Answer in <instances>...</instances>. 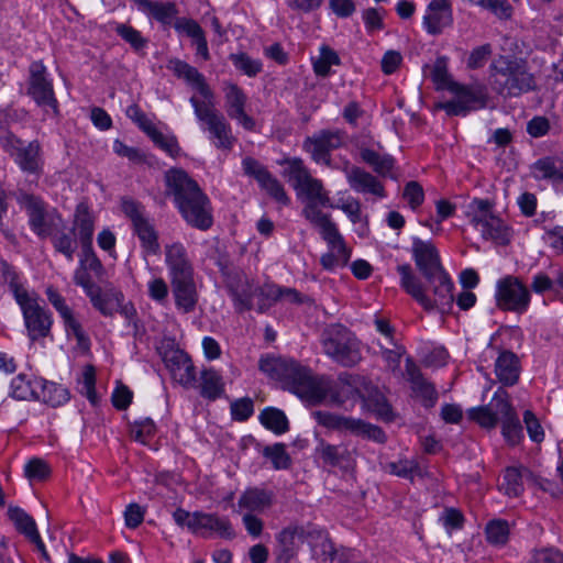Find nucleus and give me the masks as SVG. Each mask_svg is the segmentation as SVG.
Masks as SVG:
<instances>
[{
    "label": "nucleus",
    "mask_w": 563,
    "mask_h": 563,
    "mask_svg": "<svg viewBox=\"0 0 563 563\" xmlns=\"http://www.w3.org/2000/svg\"><path fill=\"white\" fill-rule=\"evenodd\" d=\"M411 254L428 286L424 287L413 275L409 264H402L397 267L401 287L426 310L449 311L454 301L453 282L441 265L435 245L431 241L412 238Z\"/></svg>",
    "instance_id": "nucleus-1"
},
{
    "label": "nucleus",
    "mask_w": 563,
    "mask_h": 563,
    "mask_svg": "<svg viewBox=\"0 0 563 563\" xmlns=\"http://www.w3.org/2000/svg\"><path fill=\"white\" fill-rule=\"evenodd\" d=\"M260 369L269 377L283 382L287 389L311 404H319L325 398L342 404L356 393L353 376L342 374L336 380L328 376H314L310 369L291 358H261Z\"/></svg>",
    "instance_id": "nucleus-2"
},
{
    "label": "nucleus",
    "mask_w": 563,
    "mask_h": 563,
    "mask_svg": "<svg viewBox=\"0 0 563 563\" xmlns=\"http://www.w3.org/2000/svg\"><path fill=\"white\" fill-rule=\"evenodd\" d=\"M18 202L25 209L33 232L42 239L49 236L54 250L71 262L78 247V241L76 233L67 228L60 214L55 210L47 211L40 197L25 191L19 194Z\"/></svg>",
    "instance_id": "nucleus-3"
},
{
    "label": "nucleus",
    "mask_w": 563,
    "mask_h": 563,
    "mask_svg": "<svg viewBox=\"0 0 563 563\" xmlns=\"http://www.w3.org/2000/svg\"><path fill=\"white\" fill-rule=\"evenodd\" d=\"M168 194L186 222L199 230H207L212 224L209 199L197 181L181 169H172L166 174Z\"/></svg>",
    "instance_id": "nucleus-4"
},
{
    "label": "nucleus",
    "mask_w": 563,
    "mask_h": 563,
    "mask_svg": "<svg viewBox=\"0 0 563 563\" xmlns=\"http://www.w3.org/2000/svg\"><path fill=\"white\" fill-rule=\"evenodd\" d=\"M431 78L438 90H449L454 99L440 102L437 108L442 109L448 115H465L467 112L486 106V93L481 86H464L454 81L448 71L445 57L435 60Z\"/></svg>",
    "instance_id": "nucleus-5"
},
{
    "label": "nucleus",
    "mask_w": 563,
    "mask_h": 563,
    "mask_svg": "<svg viewBox=\"0 0 563 563\" xmlns=\"http://www.w3.org/2000/svg\"><path fill=\"white\" fill-rule=\"evenodd\" d=\"M489 84L503 97H518L533 91L537 80L525 59L499 55L489 66Z\"/></svg>",
    "instance_id": "nucleus-6"
},
{
    "label": "nucleus",
    "mask_w": 563,
    "mask_h": 563,
    "mask_svg": "<svg viewBox=\"0 0 563 563\" xmlns=\"http://www.w3.org/2000/svg\"><path fill=\"white\" fill-rule=\"evenodd\" d=\"M173 518L179 527H186L191 533L203 538L211 536L225 540L235 538V531L230 519L216 512H189L183 508H177Z\"/></svg>",
    "instance_id": "nucleus-7"
},
{
    "label": "nucleus",
    "mask_w": 563,
    "mask_h": 563,
    "mask_svg": "<svg viewBox=\"0 0 563 563\" xmlns=\"http://www.w3.org/2000/svg\"><path fill=\"white\" fill-rule=\"evenodd\" d=\"M321 344L323 352L342 366L352 367L362 358L358 340L343 325L327 328L322 333Z\"/></svg>",
    "instance_id": "nucleus-8"
},
{
    "label": "nucleus",
    "mask_w": 563,
    "mask_h": 563,
    "mask_svg": "<svg viewBox=\"0 0 563 563\" xmlns=\"http://www.w3.org/2000/svg\"><path fill=\"white\" fill-rule=\"evenodd\" d=\"M189 102L194 108L197 120L209 132L214 146L220 150H231L234 142L231 126L224 115L217 110L214 99L200 101L192 96Z\"/></svg>",
    "instance_id": "nucleus-9"
},
{
    "label": "nucleus",
    "mask_w": 563,
    "mask_h": 563,
    "mask_svg": "<svg viewBox=\"0 0 563 563\" xmlns=\"http://www.w3.org/2000/svg\"><path fill=\"white\" fill-rule=\"evenodd\" d=\"M27 96L44 110L46 115L59 114L58 100L55 96L53 79L46 66L41 60L32 62L29 66Z\"/></svg>",
    "instance_id": "nucleus-10"
},
{
    "label": "nucleus",
    "mask_w": 563,
    "mask_h": 563,
    "mask_svg": "<svg viewBox=\"0 0 563 563\" xmlns=\"http://www.w3.org/2000/svg\"><path fill=\"white\" fill-rule=\"evenodd\" d=\"M468 217L471 223L481 228L482 236L498 244L510 241V229L493 212V205L487 199H474L470 203Z\"/></svg>",
    "instance_id": "nucleus-11"
},
{
    "label": "nucleus",
    "mask_w": 563,
    "mask_h": 563,
    "mask_svg": "<svg viewBox=\"0 0 563 563\" xmlns=\"http://www.w3.org/2000/svg\"><path fill=\"white\" fill-rule=\"evenodd\" d=\"M280 164L287 165L284 175L292 181L294 188L300 195H305L308 203L318 202L320 206H330V198L324 190L321 180L313 178L303 161L298 157L285 158Z\"/></svg>",
    "instance_id": "nucleus-12"
},
{
    "label": "nucleus",
    "mask_w": 563,
    "mask_h": 563,
    "mask_svg": "<svg viewBox=\"0 0 563 563\" xmlns=\"http://www.w3.org/2000/svg\"><path fill=\"white\" fill-rule=\"evenodd\" d=\"M16 302L20 306L27 335L31 341L46 338L53 324L52 314L38 303L34 292L16 291Z\"/></svg>",
    "instance_id": "nucleus-13"
},
{
    "label": "nucleus",
    "mask_w": 563,
    "mask_h": 563,
    "mask_svg": "<svg viewBox=\"0 0 563 563\" xmlns=\"http://www.w3.org/2000/svg\"><path fill=\"white\" fill-rule=\"evenodd\" d=\"M496 305L504 311L523 313L528 310L531 295L528 287L515 276H506L497 282Z\"/></svg>",
    "instance_id": "nucleus-14"
},
{
    "label": "nucleus",
    "mask_w": 563,
    "mask_h": 563,
    "mask_svg": "<svg viewBox=\"0 0 563 563\" xmlns=\"http://www.w3.org/2000/svg\"><path fill=\"white\" fill-rule=\"evenodd\" d=\"M122 210L132 221L134 233L137 235L144 252L157 255L161 251L158 234L153 223L145 216L144 207L134 200L124 199Z\"/></svg>",
    "instance_id": "nucleus-15"
},
{
    "label": "nucleus",
    "mask_w": 563,
    "mask_h": 563,
    "mask_svg": "<svg viewBox=\"0 0 563 563\" xmlns=\"http://www.w3.org/2000/svg\"><path fill=\"white\" fill-rule=\"evenodd\" d=\"M165 366L173 378L185 387L192 386L196 382V371L191 358L183 350L173 344L164 346L159 351Z\"/></svg>",
    "instance_id": "nucleus-16"
},
{
    "label": "nucleus",
    "mask_w": 563,
    "mask_h": 563,
    "mask_svg": "<svg viewBox=\"0 0 563 563\" xmlns=\"http://www.w3.org/2000/svg\"><path fill=\"white\" fill-rule=\"evenodd\" d=\"M342 143L343 136L341 132L322 130L312 136H308L303 141L302 147L316 163L330 165L331 151L339 148Z\"/></svg>",
    "instance_id": "nucleus-17"
},
{
    "label": "nucleus",
    "mask_w": 563,
    "mask_h": 563,
    "mask_svg": "<svg viewBox=\"0 0 563 563\" xmlns=\"http://www.w3.org/2000/svg\"><path fill=\"white\" fill-rule=\"evenodd\" d=\"M224 108L230 119L235 120L245 130L252 131L255 121L245 112L247 96L233 82H224Z\"/></svg>",
    "instance_id": "nucleus-18"
},
{
    "label": "nucleus",
    "mask_w": 563,
    "mask_h": 563,
    "mask_svg": "<svg viewBox=\"0 0 563 563\" xmlns=\"http://www.w3.org/2000/svg\"><path fill=\"white\" fill-rule=\"evenodd\" d=\"M167 69L195 89L203 98L202 101L214 99V93L206 81L205 76L194 66L178 58H173L168 62Z\"/></svg>",
    "instance_id": "nucleus-19"
},
{
    "label": "nucleus",
    "mask_w": 563,
    "mask_h": 563,
    "mask_svg": "<svg viewBox=\"0 0 563 563\" xmlns=\"http://www.w3.org/2000/svg\"><path fill=\"white\" fill-rule=\"evenodd\" d=\"M167 69L195 89L203 98L202 101L214 99V93L206 81L205 76L194 66L178 58H173L168 62Z\"/></svg>",
    "instance_id": "nucleus-20"
},
{
    "label": "nucleus",
    "mask_w": 563,
    "mask_h": 563,
    "mask_svg": "<svg viewBox=\"0 0 563 563\" xmlns=\"http://www.w3.org/2000/svg\"><path fill=\"white\" fill-rule=\"evenodd\" d=\"M494 404L499 415L504 438L511 445L518 444L522 439V427L515 409L506 398L497 395L494 397Z\"/></svg>",
    "instance_id": "nucleus-21"
},
{
    "label": "nucleus",
    "mask_w": 563,
    "mask_h": 563,
    "mask_svg": "<svg viewBox=\"0 0 563 563\" xmlns=\"http://www.w3.org/2000/svg\"><path fill=\"white\" fill-rule=\"evenodd\" d=\"M453 23L452 9L449 0H432L423 16V26L431 35H438Z\"/></svg>",
    "instance_id": "nucleus-22"
},
{
    "label": "nucleus",
    "mask_w": 563,
    "mask_h": 563,
    "mask_svg": "<svg viewBox=\"0 0 563 563\" xmlns=\"http://www.w3.org/2000/svg\"><path fill=\"white\" fill-rule=\"evenodd\" d=\"M165 263L170 280L194 275V267L187 251L179 242L165 246Z\"/></svg>",
    "instance_id": "nucleus-23"
},
{
    "label": "nucleus",
    "mask_w": 563,
    "mask_h": 563,
    "mask_svg": "<svg viewBox=\"0 0 563 563\" xmlns=\"http://www.w3.org/2000/svg\"><path fill=\"white\" fill-rule=\"evenodd\" d=\"M346 180L356 192L371 194L377 197H385V189L382 183L371 173L357 166H345Z\"/></svg>",
    "instance_id": "nucleus-24"
},
{
    "label": "nucleus",
    "mask_w": 563,
    "mask_h": 563,
    "mask_svg": "<svg viewBox=\"0 0 563 563\" xmlns=\"http://www.w3.org/2000/svg\"><path fill=\"white\" fill-rule=\"evenodd\" d=\"M175 305L184 313L192 312L198 302V290L192 276L170 280Z\"/></svg>",
    "instance_id": "nucleus-25"
},
{
    "label": "nucleus",
    "mask_w": 563,
    "mask_h": 563,
    "mask_svg": "<svg viewBox=\"0 0 563 563\" xmlns=\"http://www.w3.org/2000/svg\"><path fill=\"white\" fill-rule=\"evenodd\" d=\"M276 562L289 563L302 544V529L299 526H289L283 529L276 537Z\"/></svg>",
    "instance_id": "nucleus-26"
},
{
    "label": "nucleus",
    "mask_w": 563,
    "mask_h": 563,
    "mask_svg": "<svg viewBox=\"0 0 563 563\" xmlns=\"http://www.w3.org/2000/svg\"><path fill=\"white\" fill-rule=\"evenodd\" d=\"M406 375L413 393L422 399L423 405L426 407H433L438 399V393L434 386L424 379L420 368L411 357L406 360Z\"/></svg>",
    "instance_id": "nucleus-27"
},
{
    "label": "nucleus",
    "mask_w": 563,
    "mask_h": 563,
    "mask_svg": "<svg viewBox=\"0 0 563 563\" xmlns=\"http://www.w3.org/2000/svg\"><path fill=\"white\" fill-rule=\"evenodd\" d=\"M228 288L234 301V308L239 312L251 310L253 308V298H255L256 285L244 275H236L231 278Z\"/></svg>",
    "instance_id": "nucleus-28"
},
{
    "label": "nucleus",
    "mask_w": 563,
    "mask_h": 563,
    "mask_svg": "<svg viewBox=\"0 0 563 563\" xmlns=\"http://www.w3.org/2000/svg\"><path fill=\"white\" fill-rule=\"evenodd\" d=\"M274 495L272 492L252 487L244 490L238 500L240 510L245 514H261L273 505Z\"/></svg>",
    "instance_id": "nucleus-29"
},
{
    "label": "nucleus",
    "mask_w": 563,
    "mask_h": 563,
    "mask_svg": "<svg viewBox=\"0 0 563 563\" xmlns=\"http://www.w3.org/2000/svg\"><path fill=\"white\" fill-rule=\"evenodd\" d=\"M89 299L92 306L106 317H112L120 309L124 314L128 316V307H123L124 296L121 291L110 289L102 291L100 288L97 289Z\"/></svg>",
    "instance_id": "nucleus-30"
},
{
    "label": "nucleus",
    "mask_w": 563,
    "mask_h": 563,
    "mask_svg": "<svg viewBox=\"0 0 563 563\" xmlns=\"http://www.w3.org/2000/svg\"><path fill=\"white\" fill-rule=\"evenodd\" d=\"M536 481L534 474L527 467H507L499 484V490L508 497H518L523 492V482Z\"/></svg>",
    "instance_id": "nucleus-31"
},
{
    "label": "nucleus",
    "mask_w": 563,
    "mask_h": 563,
    "mask_svg": "<svg viewBox=\"0 0 563 563\" xmlns=\"http://www.w3.org/2000/svg\"><path fill=\"white\" fill-rule=\"evenodd\" d=\"M519 357L511 351H503L495 361V373L504 386L517 384L520 376Z\"/></svg>",
    "instance_id": "nucleus-32"
},
{
    "label": "nucleus",
    "mask_w": 563,
    "mask_h": 563,
    "mask_svg": "<svg viewBox=\"0 0 563 563\" xmlns=\"http://www.w3.org/2000/svg\"><path fill=\"white\" fill-rule=\"evenodd\" d=\"M340 432L349 433L351 435L361 437L363 439L372 440L377 443L386 441V434L382 428L372 424L358 418L344 416L342 428Z\"/></svg>",
    "instance_id": "nucleus-33"
},
{
    "label": "nucleus",
    "mask_w": 563,
    "mask_h": 563,
    "mask_svg": "<svg viewBox=\"0 0 563 563\" xmlns=\"http://www.w3.org/2000/svg\"><path fill=\"white\" fill-rule=\"evenodd\" d=\"M70 229L74 230L75 233L76 231L78 232V240L82 249H89L92 245L95 230L93 218L86 203L81 202L77 205L74 214L73 228Z\"/></svg>",
    "instance_id": "nucleus-34"
},
{
    "label": "nucleus",
    "mask_w": 563,
    "mask_h": 563,
    "mask_svg": "<svg viewBox=\"0 0 563 563\" xmlns=\"http://www.w3.org/2000/svg\"><path fill=\"white\" fill-rule=\"evenodd\" d=\"M13 156L15 163L23 172L35 175L42 172L43 162L41 158V146L37 141H32L26 146L22 145Z\"/></svg>",
    "instance_id": "nucleus-35"
},
{
    "label": "nucleus",
    "mask_w": 563,
    "mask_h": 563,
    "mask_svg": "<svg viewBox=\"0 0 563 563\" xmlns=\"http://www.w3.org/2000/svg\"><path fill=\"white\" fill-rule=\"evenodd\" d=\"M323 464L332 467H349L352 463V453L346 448L330 444L323 440L316 449Z\"/></svg>",
    "instance_id": "nucleus-36"
},
{
    "label": "nucleus",
    "mask_w": 563,
    "mask_h": 563,
    "mask_svg": "<svg viewBox=\"0 0 563 563\" xmlns=\"http://www.w3.org/2000/svg\"><path fill=\"white\" fill-rule=\"evenodd\" d=\"M531 174L538 180L563 181V161L556 157H542L533 163Z\"/></svg>",
    "instance_id": "nucleus-37"
},
{
    "label": "nucleus",
    "mask_w": 563,
    "mask_h": 563,
    "mask_svg": "<svg viewBox=\"0 0 563 563\" xmlns=\"http://www.w3.org/2000/svg\"><path fill=\"white\" fill-rule=\"evenodd\" d=\"M38 397L41 400L52 407H58L69 400L70 394L67 388L56 383L46 382L41 379V388L38 389Z\"/></svg>",
    "instance_id": "nucleus-38"
},
{
    "label": "nucleus",
    "mask_w": 563,
    "mask_h": 563,
    "mask_svg": "<svg viewBox=\"0 0 563 563\" xmlns=\"http://www.w3.org/2000/svg\"><path fill=\"white\" fill-rule=\"evenodd\" d=\"M40 388L41 379H30L23 374L18 375L11 383L12 396L19 400H36Z\"/></svg>",
    "instance_id": "nucleus-39"
},
{
    "label": "nucleus",
    "mask_w": 563,
    "mask_h": 563,
    "mask_svg": "<svg viewBox=\"0 0 563 563\" xmlns=\"http://www.w3.org/2000/svg\"><path fill=\"white\" fill-rule=\"evenodd\" d=\"M139 10L151 14L155 20L162 23H169L176 14V8L173 3L153 2L150 0H132Z\"/></svg>",
    "instance_id": "nucleus-40"
},
{
    "label": "nucleus",
    "mask_w": 563,
    "mask_h": 563,
    "mask_svg": "<svg viewBox=\"0 0 563 563\" xmlns=\"http://www.w3.org/2000/svg\"><path fill=\"white\" fill-rule=\"evenodd\" d=\"M341 59L338 53L328 45H322L319 55L312 58L313 71L317 76L328 77L332 66H339Z\"/></svg>",
    "instance_id": "nucleus-41"
},
{
    "label": "nucleus",
    "mask_w": 563,
    "mask_h": 563,
    "mask_svg": "<svg viewBox=\"0 0 563 563\" xmlns=\"http://www.w3.org/2000/svg\"><path fill=\"white\" fill-rule=\"evenodd\" d=\"M360 156L363 162L369 165L374 172L382 176H387L394 168V158L387 154H379L374 150L362 147L360 150Z\"/></svg>",
    "instance_id": "nucleus-42"
},
{
    "label": "nucleus",
    "mask_w": 563,
    "mask_h": 563,
    "mask_svg": "<svg viewBox=\"0 0 563 563\" xmlns=\"http://www.w3.org/2000/svg\"><path fill=\"white\" fill-rule=\"evenodd\" d=\"M8 516L10 520L13 521L16 530L27 539L38 532L34 519L23 509L10 506L8 509Z\"/></svg>",
    "instance_id": "nucleus-43"
},
{
    "label": "nucleus",
    "mask_w": 563,
    "mask_h": 563,
    "mask_svg": "<svg viewBox=\"0 0 563 563\" xmlns=\"http://www.w3.org/2000/svg\"><path fill=\"white\" fill-rule=\"evenodd\" d=\"M223 393V382L220 374L210 368L201 373V396L216 399Z\"/></svg>",
    "instance_id": "nucleus-44"
},
{
    "label": "nucleus",
    "mask_w": 563,
    "mask_h": 563,
    "mask_svg": "<svg viewBox=\"0 0 563 563\" xmlns=\"http://www.w3.org/2000/svg\"><path fill=\"white\" fill-rule=\"evenodd\" d=\"M262 424L277 434L285 433L289 426L286 415L276 408H266L260 415Z\"/></svg>",
    "instance_id": "nucleus-45"
},
{
    "label": "nucleus",
    "mask_w": 563,
    "mask_h": 563,
    "mask_svg": "<svg viewBox=\"0 0 563 563\" xmlns=\"http://www.w3.org/2000/svg\"><path fill=\"white\" fill-rule=\"evenodd\" d=\"M350 256L346 245L329 246V252L321 256L320 263L324 269L333 271L345 266Z\"/></svg>",
    "instance_id": "nucleus-46"
},
{
    "label": "nucleus",
    "mask_w": 563,
    "mask_h": 563,
    "mask_svg": "<svg viewBox=\"0 0 563 563\" xmlns=\"http://www.w3.org/2000/svg\"><path fill=\"white\" fill-rule=\"evenodd\" d=\"M255 298H257V311L263 313L280 299V286L264 284L256 286Z\"/></svg>",
    "instance_id": "nucleus-47"
},
{
    "label": "nucleus",
    "mask_w": 563,
    "mask_h": 563,
    "mask_svg": "<svg viewBox=\"0 0 563 563\" xmlns=\"http://www.w3.org/2000/svg\"><path fill=\"white\" fill-rule=\"evenodd\" d=\"M63 319L65 330L68 336H74L77 341V344L80 349L87 350L90 345L89 338L85 333L80 322L75 317L73 310L70 309L65 314L60 316Z\"/></svg>",
    "instance_id": "nucleus-48"
},
{
    "label": "nucleus",
    "mask_w": 563,
    "mask_h": 563,
    "mask_svg": "<svg viewBox=\"0 0 563 563\" xmlns=\"http://www.w3.org/2000/svg\"><path fill=\"white\" fill-rule=\"evenodd\" d=\"M487 541L495 545H505L509 539L510 528L506 520L495 519L487 523L486 529Z\"/></svg>",
    "instance_id": "nucleus-49"
},
{
    "label": "nucleus",
    "mask_w": 563,
    "mask_h": 563,
    "mask_svg": "<svg viewBox=\"0 0 563 563\" xmlns=\"http://www.w3.org/2000/svg\"><path fill=\"white\" fill-rule=\"evenodd\" d=\"M230 59L236 69L249 77H255L263 68L260 59H254L245 53L231 54Z\"/></svg>",
    "instance_id": "nucleus-50"
},
{
    "label": "nucleus",
    "mask_w": 563,
    "mask_h": 563,
    "mask_svg": "<svg viewBox=\"0 0 563 563\" xmlns=\"http://www.w3.org/2000/svg\"><path fill=\"white\" fill-rule=\"evenodd\" d=\"M114 31L122 40L129 43L135 52H140L147 44V40L144 38L141 33L131 25L119 23L115 25Z\"/></svg>",
    "instance_id": "nucleus-51"
},
{
    "label": "nucleus",
    "mask_w": 563,
    "mask_h": 563,
    "mask_svg": "<svg viewBox=\"0 0 563 563\" xmlns=\"http://www.w3.org/2000/svg\"><path fill=\"white\" fill-rule=\"evenodd\" d=\"M79 391L85 395L91 404L97 402V393H96V371L92 365H86L81 377L78 379Z\"/></svg>",
    "instance_id": "nucleus-52"
},
{
    "label": "nucleus",
    "mask_w": 563,
    "mask_h": 563,
    "mask_svg": "<svg viewBox=\"0 0 563 563\" xmlns=\"http://www.w3.org/2000/svg\"><path fill=\"white\" fill-rule=\"evenodd\" d=\"M264 456L269 459L276 470H286L291 464V459L283 443H276L264 449Z\"/></svg>",
    "instance_id": "nucleus-53"
},
{
    "label": "nucleus",
    "mask_w": 563,
    "mask_h": 563,
    "mask_svg": "<svg viewBox=\"0 0 563 563\" xmlns=\"http://www.w3.org/2000/svg\"><path fill=\"white\" fill-rule=\"evenodd\" d=\"M261 188L264 189L267 195H269L276 202L282 206H287L290 202V198L285 191L282 183L274 177L272 174L267 176V178L260 184Z\"/></svg>",
    "instance_id": "nucleus-54"
},
{
    "label": "nucleus",
    "mask_w": 563,
    "mask_h": 563,
    "mask_svg": "<svg viewBox=\"0 0 563 563\" xmlns=\"http://www.w3.org/2000/svg\"><path fill=\"white\" fill-rule=\"evenodd\" d=\"M492 404L495 408V411H493L488 407L473 408L468 411L470 418L484 428H494L497 424V421L499 420V415L497 413V408L494 401Z\"/></svg>",
    "instance_id": "nucleus-55"
},
{
    "label": "nucleus",
    "mask_w": 563,
    "mask_h": 563,
    "mask_svg": "<svg viewBox=\"0 0 563 563\" xmlns=\"http://www.w3.org/2000/svg\"><path fill=\"white\" fill-rule=\"evenodd\" d=\"M330 208L342 210L352 223H357L362 218V209L360 201L354 197L341 198L335 205L330 202Z\"/></svg>",
    "instance_id": "nucleus-56"
},
{
    "label": "nucleus",
    "mask_w": 563,
    "mask_h": 563,
    "mask_svg": "<svg viewBox=\"0 0 563 563\" xmlns=\"http://www.w3.org/2000/svg\"><path fill=\"white\" fill-rule=\"evenodd\" d=\"M318 230L322 239L328 243V246L345 245L343 236L330 217L318 227Z\"/></svg>",
    "instance_id": "nucleus-57"
},
{
    "label": "nucleus",
    "mask_w": 563,
    "mask_h": 563,
    "mask_svg": "<svg viewBox=\"0 0 563 563\" xmlns=\"http://www.w3.org/2000/svg\"><path fill=\"white\" fill-rule=\"evenodd\" d=\"M155 430V423L147 418L134 423L131 429V438L142 444H146L154 435Z\"/></svg>",
    "instance_id": "nucleus-58"
},
{
    "label": "nucleus",
    "mask_w": 563,
    "mask_h": 563,
    "mask_svg": "<svg viewBox=\"0 0 563 563\" xmlns=\"http://www.w3.org/2000/svg\"><path fill=\"white\" fill-rule=\"evenodd\" d=\"M312 417L318 422V424L322 426L323 428L338 432L341 431L342 421L344 418L343 415L318 410L312 412Z\"/></svg>",
    "instance_id": "nucleus-59"
},
{
    "label": "nucleus",
    "mask_w": 563,
    "mask_h": 563,
    "mask_svg": "<svg viewBox=\"0 0 563 563\" xmlns=\"http://www.w3.org/2000/svg\"><path fill=\"white\" fill-rule=\"evenodd\" d=\"M168 285L162 277H155L147 284L150 298L159 305H164L168 298Z\"/></svg>",
    "instance_id": "nucleus-60"
},
{
    "label": "nucleus",
    "mask_w": 563,
    "mask_h": 563,
    "mask_svg": "<svg viewBox=\"0 0 563 563\" xmlns=\"http://www.w3.org/2000/svg\"><path fill=\"white\" fill-rule=\"evenodd\" d=\"M386 468L390 474L411 479L418 472V464L412 460H401L388 463Z\"/></svg>",
    "instance_id": "nucleus-61"
},
{
    "label": "nucleus",
    "mask_w": 563,
    "mask_h": 563,
    "mask_svg": "<svg viewBox=\"0 0 563 563\" xmlns=\"http://www.w3.org/2000/svg\"><path fill=\"white\" fill-rule=\"evenodd\" d=\"M242 166L245 175L256 179L258 185L271 174L264 165L252 157H245L242 162Z\"/></svg>",
    "instance_id": "nucleus-62"
},
{
    "label": "nucleus",
    "mask_w": 563,
    "mask_h": 563,
    "mask_svg": "<svg viewBox=\"0 0 563 563\" xmlns=\"http://www.w3.org/2000/svg\"><path fill=\"white\" fill-rule=\"evenodd\" d=\"M150 137L156 145H158L162 150H164L170 156L175 157L179 154L180 148L177 143V140L174 136H166L156 129V130L152 131V134H150Z\"/></svg>",
    "instance_id": "nucleus-63"
},
{
    "label": "nucleus",
    "mask_w": 563,
    "mask_h": 563,
    "mask_svg": "<svg viewBox=\"0 0 563 563\" xmlns=\"http://www.w3.org/2000/svg\"><path fill=\"white\" fill-rule=\"evenodd\" d=\"M527 563H563V553L545 548L534 551Z\"/></svg>",
    "instance_id": "nucleus-64"
}]
</instances>
